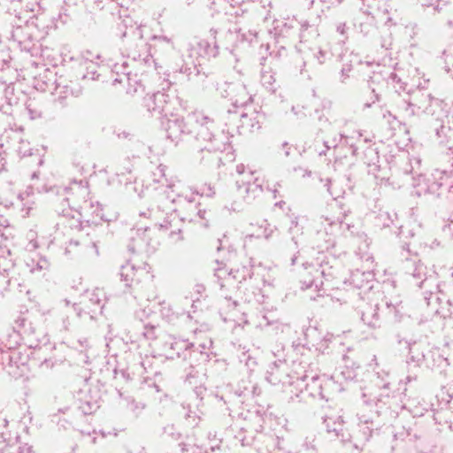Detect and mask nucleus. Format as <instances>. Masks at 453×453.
Listing matches in <instances>:
<instances>
[{"label": "nucleus", "mask_w": 453, "mask_h": 453, "mask_svg": "<svg viewBox=\"0 0 453 453\" xmlns=\"http://www.w3.org/2000/svg\"><path fill=\"white\" fill-rule=\"evenodd\" d=\"M174 185H161L150 194V203L146 211H140V216L151 219L159 229L169 230V236L173 242L182 240L180 225L183 220L193 221L189 216L180 217L179 211L197 212L203 218L202 211L197 210L196 194L186 191L174 195Z\"/></svg>", "instance_id": "1"}, {"label": "nucleus", "mask_w": 453, "mask_h": 453, "mask_svg": "<svg viewBox=\"0 0 453 453\" xmlns=\"http://www.w3.org/2000/svg\"><path fill=\"white\" fill-rule=\"evenodd\" d=\"M324 226L323 230H318L310 241L311 250L302 249L298 250V255H295L291 258V264L295 265L299 257H310L315 249L318 250L319 255L315 258V261H303L302 263L303 271L300 273V283L302 289H311L314 288L315 291L319 292L323 287V278L330 275V273H326V265H323V259L321 256L324 251L333 248L335 244V239L338 234L347 235V232L353 234V226L344 223L342 220L337 219H333L330 218H325L324 221L321 222Z\"/></svg>", "instance_id": "2"}, {"label": "nucleus", "mask_w": 453, "mask_h": 453, "mask_svg": "<svg viewBox=\"0 0 453 453\" xmlns=\"http://www.w3.org/2000/svg\"><path fill=\"white\" fill-rule=\"evenodd\" d=\"M187 124L190 126V134L198 143L203 155L201 162L211 167L219 168L223 160L234 159L232 135L224 130L216 132L214 120L203 111H193L187 115Z\"/></svg>", "instance_id": "3"}, {"label": "nucleus", "mask_w": 453, "mask_h": 453, "mask_svg": "<svg viewBox=\"0 0 453 453\" xmlns=\"http://www.w3.org/2000/svg\"><path fill=\"white\" fill-rule=\"evenodd\" d=\"M388 377V372H376L370 385L364 389L363 402L369 407L374 405L377 408L375 413H379L380 409L390 404L391 400L395 397V392L391 390Z\"/></svg>", "instance_id": "4"}, {"label": "nucleus", "mask_w": 453, "mask_h": 453, "mask_svg": "<svg viewBox=\"0 0 453 453\" xmlns=\"http://www.w3.org/2000/svg\"><path fill=\"white\" fill-rule=\"evenodd\" d=\"M84 299H88L85 301L84 304L89 310L88 311L84 312L82 309L76 304L69 306V302L65 301L66 307V318L63 319V328L65 331H70L73 329V322L74 318H82L84 316L85 319L88 318L92 319L94 316L91 313H96L97 311L101 312L104 307V292L100 288H95L91 291H87Z\"/></svg>", "instance_id": "5"}, {"label": "nucleus", "mask_w": 453, "mask_h": 453, "mask_svg": "<svg viewBox=\"0 0 453 453\" xmlns=\"http://www.w3.org/2000/svg\"><path fill=\"white\" fill-rule=\"evenodd\" d=\"M449 178L447 172L435 170L430 176L419 174L414 178V193L418 196L426 195L440 196V190L445 185V180Z\"/></svg>", "instance_id": "6"}, {"label": "nucleus", "mask_w": 453, "mask_h": 453, "mask_svg": "<svg viewBox=\"0 0 453 453\" xmlns=\"http://www.w3.org/2000/svg\"><path fill=\"white\" fill-rule=\"evenodd\" d=\"M409 254V245L405 244L403 246V251L401 253L402 257L404 259L403 269L407 274L411 275L412 278L417 280V285L419 288H423L435 273L432 270L428 272L426 266L416 259L410 258Z\"/></svg>", "instance_id": "7"}, {"label": "nucleus", "mask_w": 453, "mask_h": 453, "mask_svg": "<svg viewBox=\"0 0 453 453\" xmlns=\"http://www.w3.org/2000/svg\"><path fill=\"white\" fill-rule=\"evenodd\" d=\"M190 348H194L193 343H189L185 340L177 339L169 335L163 343V351L167 358L173 359L175 357L187 358V353Z\"/></svg>", "instance_id": "8"}, {"label": "nucleus", "mask_w": 453, "mask_h": 453, "mask_svg": "<svg viewBox=\"0 0 453 453\" xmlns=\"http://www.w3.org/2000/svg\"><path fill=\"white\" fill-rule=\"evenodd\" d=\"M155 48L157 53V58L172 64L179 56V50H176V43L165 36H154Z\"/></svg>", "instance_id": "9"}, {"label": "nucleus", "mask_w": 453, "mask_h": 453, "mask_svg": "<svg viewBox=\"0 0 453 453\" xmlns=\"http://www.w3.org/2000/svg\"><path fill=\"white\" fill-rule=\"evenodd\" d=\"M165 129L166 132L167 139L178 144L186 134H190L188 129L190 126L187 124V116L184 118H172L168 119Z\"/></svg>", "instance_id": "10"}, {"label": "nucleus", "mask_w": 453, "mask_h": 453, "mask_svg": "<svg viewBox=\"0 0 453 453\" xmlns=\"http://www.w3.org/2000/svg\"><path fill=\"white\" fill-rule=\"evenodd\" d=\"M423 100H418L416 96L413 97L415 103L404 102L402 107L403 117L404 119L413 118L416 114H418L417 110L423 108V111L431 116L430 125L431 127L434 130V123H435V116H432L431 114L426 112V108L430 107L431 100L434 99L430 94L421 95ZM435 100H438L435 98Z\"/></svg>", "instance_id": "11"}, {"label": "nucleus", "mask_w": 453, "mask_h": 453, "mask_svg": "<svg viewBox=\"0 0 453 453\" xmlns=\"http://www.w3.org/2000/svg\"><path fill=\"white\" fill-rule=\"evenodd\" d=\"M112 73L116 75L113 79V84L127 83V92L128 94L137 93L138 88H142V85L131 77V70L127 62L115 64L112 68Z\"/></svg>", "instance_id": "12"}, {"label": "nucleus", "mask_w": 453, "mask_h": 453, "mask_svg": "<svg viewBox=\"0 0 453 453\" xmlns=\"http://www.w3.org/2000/svg\"><path fill=\"white\" fill-rule=\"evenodd\" d=\"M168 95L157 91L152 95H147L144 97V105L153 115H167L168 112Z\"/></svg>", "instance_id": "13"}, {"label": "nucleus", "mask_w": 453, "mask_h": 453, "mask_svg": "<svg viewBox=\"0 0 453 453\" xmlns=\"http://www.w3.org/2000/svg\"><path fill=\"white\" fill-rule=\"evenodd\" d=\"M119 274L126 285L131 286L134 282L139 283L143 277L148 276V272L145 267H136L134 264L127 262L121 266Z\"/></svg>", "instance_id": "14"}, {"label": "nucleus", "mask_w": 453, "mask_h": 453, "mask_svg": "<svg viewBox=\"0 0 453 453\" xmlns=\"http://www.w3.org/2000/svg\"><path fill=\"white\" fill-rule=\"evenodd\" d=\"M226 96H230L236 107L245 106L251 101V96L247 91L245 85L242 83H230L227 85Z\"/></svg>", "instance_id": "15"}, {"label": "nucleus", "mask_w": 453, "mask_h": 453, "mask_svg": "<svg viewBox=\"0 0 453 453\" xmlns=\"http://www.w3.org/2000/svg\"><path fill=\"white\" fill-rule=\"evenodd\" d=\"M358 309L361 313V319L365 324H366L370 327H377L380 326V318L377 312L378 304H372L368 303L362 302L358 305Z\"/></svg>", "instance_id": "16"}, {"label": "nucleus", "mask_w": 453, "mask_h": 453, "mask_svg": "<svg viewBox=\"0 0 453 453\" xmlns=\"http://www.w3.org/2000/svg\"><path fill=\"white\" fill-rule=\"evenodd\" d=\"M290 225L288 226V234L291 236L292 242L295 245L298 246L303 243V227L307 222L306 217L296 216L294 214L289 216Z\"/></svg>", "instance_id": "17"}, {"label": "nucleus", "mask_w": 453, "mask_h": 453, "mask_svg": "<svg viewBox=\"0 0 453 453\" xmlns=\"http://www.w3.org/2000/svg\"><path fill=\"white\" fill-rule=\"evenodd\" d=\"M321 121V127H320V131L322 133H325L326 135L324 137V145L326 149H331V148H336L339 143L342 142V138L344 137L342 134L341 133H336L333 135H331V131H332V128H331V126H332V123L328 121V119H326V120H322L320 119Z\"/></svg>", "instance_id": "18"}, {"label": "nucleus", "mask_w": 453, "mask_h": 453, "mask_svg": "<svg viewBox=\"0 0 453 453\" xmlns=\"http://www.w3.org/2000/svg\"><path fill=\"white\" fill-rule=\"evenodd\" d=\"M263 184L264 180L260 176H256V178H253L252 182H249L248 185L242 188V191L240 194L243 195L244 199L251 201L263 193Z\"/></svg>", "instance_id": "19"}, {"label": "nucleus", "mask_w": 453, "mask_h": 453, "mask_svg": "<svg viewBox=\"0 0 453 453\" xmlns=\"http://www.w3.org/2000/svg\"><path fill=\"white\" fill-rule=\"evenodd\" d=\"M236 173L239 174V178L236 180V186L239 192L242 191V188L248 185L249 182L253 181V178L260 176L257 171L250 169L243 164L236 165Z\"/></svg>", "instance_id": "20"}, {"label": "nucleus", "mask_w": 453, "mask_h": 453, "mask_svg": "<svg viewBox=\"0 0 453 453\" xmlns=\"http://www.w3.org/2000/svg\"><path fill=\"white\" fill-rule=\"evenodd\" d=\"M324 423L328 434H334L335 437H341L342 441H348V438L343 434V421L341 416L327 417L325 418Z\"/></svg>", "instance_id": "21"}, {"label": "nucleus", "mask_w": 453, "mask_h": 453, "mask_svg": "<svg viewBox=\"0 0 453 453\" xmlns=\"http://www.w3.org/2000/svg\"><path fill=\"white\" fill-rule=\"evenodd\" d=\"M372 279L373 274L370 271L362 272L356 270L350 276V283L357 288H362L367 286L368 289H372V286L369 285V283L372 280Z\"/></svg>", "instance_id": "22"}, {"label": "nucleus", "mask_w": 453, "mask_h": 453, "mask_svg": "<svg viewBox=\"0 0 453 453\" xmlns=\"http://www.w3.org/2000/svg\"><path fill=\"white\" fill-rule=\"evenodd\" d=\"M141 47L142 51H137L135 50L128 52V58H130L134 62L144 63L146 65H150L151 63H155V59L149 53L147 44L141 42Z\"/></svg>", "instance_id": "23"}, {"label": "nucleus", "mask_w": 453, "mask_h": 453, "mask_svg": "<svg viewBox=\"0 0 453 453\" xmlns=\"http://www.w3.org/2000/svg\"><path fill=\"white\" fill-rule=\"evenodd\" d=\"M217 275L219 278L226 277L228 280H236L238 282H242V280H245L246 278V269L242 268L240 269H234L230 268L229 271L224 268H220L217 270Z\"/></svg>", "instance_id": "24"}, {"label": "nucleus", "mask_w": 453, "mask_h": 453, "mask_svg": "<svg viewBox=\"0 0 453 453\" xmlns=\"http://www.w3.org/2000/svg\"><path fill=\"white\" fill-rule=\"evenodd\" d=\"M179 71L186 74L188 80H196L197 82L203 81V78L207 77L204 73H201L196 64L189 65L188 63H185L180 66Z\"/></svg>", "instance_id": "25"}, {"label": "nucleus", "mask_w": 453, "mask_h": 453, "mask_svg": "<svg viewBox=\"0 0 453 453\" xmlns=\"http://www.w3.org/2000/svg\"><path fill=\"white\" fill-rule=\"evenodd\" d=\"M35 18L36 23L32 20L31 25L35 24L39 29L42 31L44 35H48L50 30L57 28L54 19H50L43 13L36 15Z\"/></svg>", "instance_id": "26"}, {"label": "nucleus", "mask_w": 453, "mask_h": 453, "mask_svg": "<svg viewBox=\"0 0 453 453\" xmlns=\"http://www.w3.org/2000/svg\"><path fill=\"white\" fill-rule=\"evenodd\" d=\"M305 392L311 396L323 399L325 396L322 392V385L320 383V378L319 376H311V381L305 385Z\"/></svg>", "instance_id": "27"}, {"label": "nucleus", "mask_w": 453, "mask_h": 453, "mask_svg": "<svg viewBox=\"0 0 453 453\" xmlns=\"http://www.w3.org/2000/svg\"><path fill=\"white\" fill-rule=\"evenodd\" d=\"M81 65L86 68V73L82 76L83 79L95 81L99 78L100 74L97 73V63H95L92 59H89L88 57H83V60Z\"/></svg>", "instance_id": "28"}, {"label": "nucleus", "mask_w": 453, "mask_h": 453, "mask_svg": "<svg viewBox=\"0 0 453 453\" xmlns=\"http://www.w3.org/2000/svg\"><path fill=\"white\" fill-rule=\"evenodd\" d=\"M13 4H19L20 5V11L19 12L17 17L19 19L21 18V14L24 12H35L39 8V4L37 0H11Z\"/></svg>", "instance_id": "29"}, {"label": "nucleus", "mask_w": 453, "mask_h": 453, "mask_svg": "<svg viewBox=\"0 0 453 453\" xmlns=\"http://www.w3.org/2000/svg\"><path fill=\"white\" fill-rule=\"evenodd\" d=\"M197 45L199 47V54L201 56L216 57L219 53L218 46L215 42H213V45H211L207 40H200L197 42Z\"/></svg>", "instance_id": "30"}, {"label": "nucleus", "mask_w": 453, "mask_h": 453, "mask_svg": "<svg viewBox=\"0 0 453 453\" xmlns=\"http://www.w3.org/2000/svg\"><path fill=\"white\" fill-rule=\"evenodd\" d=\"M26 27L17 26L12 32V37L14 41L18 42L19 44L25 43L27 40H30V35L25 33V31L29 27V21L26 20Z\"/></svg>", "instance_id": "31"}, {"label": "nucleus", "mask_w": 453, "mask_h": 453, "mask_svg": "<svg viewBox=\"0 0 453 453\" xmlns=\"http://www.w3.org/2000/svg\"><path fill=\"white\" fill-rule=\"evenodd\" d=\"M261 83L268 91H276V79L274 77V73L271 70H265L262 72Z\"/></svg>", "instance_id": "32"}, {"label": "nucleus", "mask_w": 453, "mask_h": 453, "mask_svg": "<svg viewBox=\"0 0 453 453\" xmlns=\"http://www.w3.org/2000/svg\"><path fill=\"white\" fill-rule=\"evenodd\" d=\"M56 95L60 104H63L62 100L67 98L69 96H74L73 90L69 85H61L58 83L56 86Z\"/></svg>", "instance_id": "33"}, {"label": "nucleus", "mask_w": 453, "mask_h": 453, "mask_svg": "<svg viewBox=\"0 0 453 453\" xmlns=\"http://www.w3.org/2000/svg\"><path fill=\"white\" fill-rule=\"evenodd\" d=\"M394 218L395 214H390L388 211H381L377 217V220L382 226V227H389L394 223Z\"/></svg>", "instance_id": "34"}, {"label": "nucleus", "mask_w": 453, "mask_h": 453, "mask_svg": "<svg viewBox=\"0 0 453 453\" xmlns=\"http://www.w3.org/2000/svg\"><path fill=\"white\" fill-rule=\"evenodd\" d=\"M380 74H374L372 77H371V80L369 81V82H370L369 87L374 95V99L372 100V104H374L376 101L380 100V88L373 86V84L380 83Z\"/></svg>", "instance_id": "35"}, {"label": "nucleus", "mask_w": 453, "mask_h": 453, "mask_svg": "<svg viewBox=\"0 0 453 453\" xmlns=\"http://www.w3.org/2000/svg\"><path fill=\"white\" fill-rule=\"evenodd\" d=\"M14 266L11 258H6L0 255V274L8 273Z\"/></svg>", "instance_id": "36"}, {"label": "nucleus", "mask_w": 453, "mask_h": 453, "mask_svg": "<svg viewBox=\"0 0 453 453\" xmlns=\"http://www.w3.org/2000/svg\"><path fill=\"white\" fill-rule=\"evenodd\" d=\"M207 349H208V346L206 343L199 344L196 348H195V347L190 348L189 351H188L189 357H191L192 355L200 354L203 360H206L208 357V354L204 353L203 351Z\"/></svg>", "instance_id": "37"}, {"label": "nucleus", "mask_w": 453, "mask_h": 453, "mask_svg": "<svg viewBox=\"0 0 453 453\" xmlns=\"http://www.w3.org/2000/svg\"><path fill=\"white\" fill-rule=\"evenodd\" d=\"M9 453H30V447L18 442L9 445Z\"/></svg>", "instance_id": "38"}, {"label": "nucleus", "mask_w": 453, "mask_h": 453, "mask_svg": "<svg viewBox=\"0 0 453 453\" xmlns=\"http://www.w3.org/2000/svg\"><path fill=\"white\" fill-rule=\"evenodd\" d=\"M190 369L191 371L186 375V381L190 385H196L198 382L197 379L201 377L202 374L197 370H195L193 366H191Z\"/></svg>", "instance_id": "39"}, {"label": "nucleus", "mask_w": 453, "mask_h": 453, "mask_svg": "<svg viewBox=\"0 0 453 453\" xmlns=\"http://www.w3.org/2000/svg\"><path fill=\"white\" fill-rule=\"evenodd\" d=\"M164 434L173 440H178L180 436V433L177 432L173 425H167L166 426H165Z\"/></svg>", "instance_id": "40"}, {"label": "nucleus", "mask_w": 453, "mask_h": 453, "mask_svg": "<svg viewBox=\"0 0 453 453\" xmlns=\"http://www.w3.org/2000/svg\"><path fill=\"white\" fill-rule=\"evenodd\" d=\"M200 194L201 196L211 197L215 194L214 188L211 184H205L201 188Z\"/></svg>", "instance_id": "41"}, {"label": "nucleus", "mask_w": 453, "mask_h": 453, "mask_svg": "<svg viewBox=\"0 0 453 453\" xmlns=\"http://www.w3.org/2000/svg\"><path fill=\"white\" fill-rule=\"evenodd\" d=\"M315 441H316L315 435L306 437L305 441H304V445H305L306 449H316Z\"/></svg>", "instance_id": "42"}, {"label": "nucleus", "mask_w": 453, "mask_h": 453, "mask_svg": "<svg viewBox=\"0 0 453 453\" xmlns=\"http://www.w3.org/2000/svg\"><path fill=\"white\" fill-rule=\"evenodd\" d=\"M257 33L256 31L249 30L248 33H242V36L243 40L252 42L253 39L257 37Z\"/></svg>", "instance_id": "43"}, {"label": "nucleus", "mask_w": 453, "mask_h": 453, "mask_svg": "<svg viewBox=\"0 0 453 453\" xmlns=\"http://www.w3.org/2000/svg\"><path fill=\"white\" fill-rule=\"evenodd\" d=\"M414 162V164L417 165V166H419L420 165V160L418 159V158H413V159H411L410 161V167H406L404 168V173L409 174V173H412L414 172V166L412 165V163Z\"/></svg>", "instance_id": "44"}, {"label": "nucleus", "mask_w": 453, "mask_h": 453, "mask_svg": "<svg viewBox=\"0 0 453 453\" xmlns=\"http://www.w3.org/2000/svg\"><path fill=\"white\" fill-rule=\"evenodd\" d=\"M292 111L299 119L305 116L304 108L303 106H293Z\"/></svg>", "instance_id": "45"}, {"label": "nucleus", "mask_w": 453, "mask_h": 453, "mask_svg": "<svg viewBox=\"0 0 453 453\" xmlns=\"http://www.w3.org/2000/svg\"><path fill=\"white\" fill-rule=\"evenodd\" d=\"M186 418L190 420V424L193 426L197 425V420L200 418L195 412L188 411L186 414Z\"/></svg>", "instance_id": "46"}, {"label": "nucleus", "mask_w": 453, "mask_h": 453, "mask_svg": "<svg viewBox=\"0 0 453 453\" xmlns=\"http://www.w3.org/2000/svg\"><path fill=\"white\" fill-rule=\"evenodd\" d=\"M264 224L265 226H262L261 227H264V232H263V236L265 238V239H269L273 233V228H268L267 226H269V224L267 223L266 220L264 221Z\"/></svg>", "instance_id": "47"}, {"label": "nucleus", "mask_w": 453, "mask_h": 453, "mask_svg": "<svg viewBox=\"0 0 453 453\" xmlns=\"http://www.w3.org/2000/svg\"><path fill=\"white\" fill-rule=\"evenodd\" d=\"M48 267V262L47 260L45 259H40L38 262H37V265H36V268H32L31 271L32 272H35V271H42L43 269H46Z\"/></svg>", "instance_id": "48"}, {"label": "nucleus", "mask_w": 453, "mask_h": 453, "mask_svg": "<svg viewBox=\"0 0 453 453\" xmlns=\"http://www.w3.org/2000/svg\"><path fill=\"white\" fill-rule=\"evenodd\" d=\"M7 445L8 444H7L6 439L4 437V433L1 432L0 433V453L4 452V450L6 449Z\"/></svg>", "instance_id": "49"}, {"label": "nucleus", "mask_w": 453, "mask_h": 453, "mask_svg": "<svg viewBox=\"0 0 453 453\" xmlns=\"http://www.w3.org/2000/svg\"><path fill=\"white\" fill-rule=\"evenodd\" d=\"M358 419L360 423H363L365 425L372 424V417L369 416L366 417L365 415H359L358 414Z\"/></svg>", "instance_id": "50"}, {"label": "nucleus", "mask_w": 453, "mask_h": 453, "mask_svg": "<svg viewBox=\"0 0 453 453\" xmlns=\"http://www.w3.org/2000/svg\"><path fill=\"white\" fill-rule=\"evenodd\" d=\"M281 150L285 157H288L290 155L292 147L288 142H285L281 144Z\"/></svg>", "instance_id": "51"}, {"label": "nucleus", "mask_w": 453, "mask_h": 453, "mask_svg": "<svg viewBox=\"0 0 453 453\" xmlns=\"http://www.w3.org/2000/svg\"><path fill=\"white\" fill-rule=\"evenodd\" d=\"M308 375H304L301 378H297L296 381L291 382V384H296L297 388H303L304 385V381L308 379Z\"/></svg>", "instance_id": "52"}, {"label": "nucleus", "mask_w": 453, "mask_h": 453, "mask_svg": "<svg viewBox=\"0 0 453 453\" xmlns=\"http://www.w3.org/2000/svg\"><path fill=\"white\" fill-rule=\"evenodd\" d=\"M400 78L395 73H390V74L388 76V82L400 83Z\"/></svg>", "instance_id": "53"}, {"label": "nucleus", "mask_w": 453, "mask_h": 453, "mask_svg": "<svg viewBox=\"0 0 453 453\" xmlns=\"http://www.w3.org/2000/svg\"><path fill=\"white\" fill-rule=\"evenodd\" d=\"M316 58L319 64L324 63V61L326 59V52L322 50H319L318 54L316 55Z\"/></svg>", "instance_id": "54"}, {"label": "nucleus", "mask_w": 453, "mask_h": 453, "mask_svg": "<svg viewBox=\"0 0 453 453\" xmlns=\"http://www.w3.org/2000/svg\"><path fill=\"white\" fill-rule=\"evenodd\" d=\"M428 81H429L428 80H424V81H423V82H419V83L418 84V86H417V87H418V93H419V92H421V90H423V89H426V88Z\"/></svg>", "instance_id": "55"}, {"label": "nucleus", "mask_w": 453, "mask_h": 453, "mask_svg": "<svg viewBox=\"0 0 453 453\" xmlns=\"http://www.w3.org/2000/svg\"><path fill=\"white\" fill-rule=\"evenodd\" d=\"M346 25L344 23H341L337 26V32L341 35L345 34Z\"/></svg>", "instance_id": "56"}, {"label": "nucleus", "mask_w": 453, "mask_h": 453, "mask_svg": "<svg viewBox=\"0 0 453 453\" xmlns=\"http://www.w3.org/2000/svg\"><path fill=\"white\" fill-rule=\"evenodd\" d=\"M368 166L370 167L369 172L375 173L379 170V165H377L375 163L371 164L368 163Z\"/></svg>", "instance_id": "57"}, {"label": "nucleus", "mask_w": 453, "mask_h": 453, "mask_svg": "<svg viewBox=\"0 0 453 453\" xmlns=\"http://www.w3.org/2000/svg\"><path fill=\"white\" fill-rule=\"evenodd\" d=\"M204 287L203 285H196V290L198 294H201L202 292L204 291Z\"/></svg>", "instance_id": "58"}, {"label": "nucleus", "mask_w": 453, "mask_h": 453, "mask_svg": "<svg viewBox=\"0 0 453 453\" xmlns=\"http://www.w3.org/2000/svg\"><path fill=\"white\" fill-rule=\"evenodd\" d=\"M301 27L303 30L307 29L310 27L309 22L307 20L301 22Z\"/></svg>", "instance_id": "59"}, {"label": "nucleus", "mask_w": 453, "mask_h": 453, "mask_svg": "<svg viewBox=\"0 0 453 453\" xmlns=\"http://www.w3.org/2000/svg\"><path fill=\"white\" fill-rule=\"evenodd\" d=\"M440 245V242H437L436 240L433 241V242L429 245V247L431 249H434L435 247L439 246Z\"/></svg>", "instance_id": "60"}, {"label": "nucleus", "mask_w": 453, "mask_h": 453, "mask_svg": "<svg viewBox=\"0 0 453 453\" xmlns=\"http://www.w3.org/2000/svg\"><path fill=\"white\" fill-rule=\"evenodd\" d=\"M13 88L12 87H7L4 90L5 96H7L9 94L12 93Z\"/></svg>", "instance_id": "61"}, {"label": "nucleus", "mask_w": 453, "mask_h": 453, "mask_svg": "<svg viewBox=\"0 0 453 453\" xmlns=\"http://www.w3.org/2000/svg\"><path fill=\"white\" fill-rule=\"evenodd\" d=\"M180 58H181V61H184V58H182V56H180V55H179V56L177 57V58H175V60H174L173 63H175L176 66H179V65H180V64H179L178 60H179V59H180Z\"/></svg>", "instance_id": "62"}, {"label": "nucleus", "mask_w": 453, "mask_h": 453, "mask_svg": "<svg viewBox=\"0 0 453 453\" xmlns=\"http://www.w3.org/2000/svg\"><path fill=\"white\" fill-rule=\"evenodd\" d=\"M157 170L159 171L160 174L165 175V173H164L165 167L163 165H159Z\"/></svg>", "instance_id": "63"}, {"label": "nucleus", "mask_w": 453, "mask_h": 453, "mask_svg": "<svg viewBox=\"0 0 453 453\" xmlns=\"http://www.w3.org/2000/svg\"><path fill=\"white\" fill-rule=\"evenodd\" d=\"M197 303H199V299H196V300H194V301H193V304H192V306H193L194 308H196V309L197 308Z\"/></svg>", "instance_id": "64"}]
</instances>
